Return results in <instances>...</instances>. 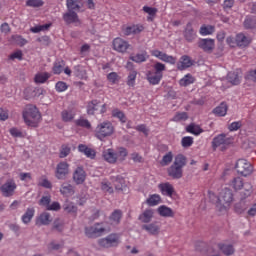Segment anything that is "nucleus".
Returning a JSON list of instances; mask_svg holds the SVG:
<instances>
[{
	"label": "nucleus",
	"mask_w": 256,
	"mask_h": 256,
	"mask_svg": "<svg viewBox=\"0 0 256 256\" xmlns=\"http://www.w3.org/2000/svg\"><path fill=\"white\" fill-rule=\"evenodd\" d=\"M208 197L212 203H215L217 211L227 213L233 203V191L229 188L223 189L217 197L213 191H208Z\"/></svg>",
	"instance_id": "1"
},
{
	"label": "nucleus",
	"mask_w": 256,
	"mask_h": 256,
	"mask_svg": "<svg viewBox=\"0 0 256 256\" xmlns=\"http://www.w3.org/2000/svg\"><path fill=\"white\" fill-rule=\"evenodd\" d=\"M128 155L129 152L123 147L118 148L117 151L113 148H108L102 152V159L110 165H115V163H123Z\"/></svg>",
	"instance_id": "2"
},
{
	"label": "nucleus",
	"mask_w": 256,
	"mask_h": 256,
	"mask_svg": "<svg viewBox=\"0 0 256 256\" xmlns=\"http://www.w3.org/2000/svg\"><path fill=\"white\" fill-rule=\"evenodd\" d=\"M22 117L28 127H37L39 121H41V113H39V109L32 104L25 106L22 112Z\"/></svg>",
	"instance_id": "3"
},
{
	"label": "nucleus",
	"mask_w": 256,
	"mask_h": 256,
	"mask_svg": "<svg viewBox=\"0 0 256 256\" xmlns=\"http://www.w3.org/2000/svg\"><path fill=\"white\" fill-rule=\"evenodd\" d=\"M230 187L234 189V191H241L242 192V199H247V197H251V193H253V185L249 182H245L241 177H234L230 181Z\"/></svg>",
	"instance_id": "4"
},
{
	"label": "nucleus",
	"mask_w": 256,
	"mask_h": 256,
	"mask_svg": "<svg viewBox=\"0 0 256 256\" xmlns=\"http://www.w3.org/2000/svg\"><path fill=\"white\" fill-rule=\"evenodd\" d=\"M115 133V127L111 121H104L99 123L95 128V137L99 139V141H104L106 137H111Z\"/></svg>",
	"instance_id": "5"
},
{
	"label": "nucleus",
	"mask_w": 256,
	"mask_h": 256,
	"mask_svg": "<svg viewBox=\"0 0 256 256\" xmlns=\"http://www.w3.org/2000/svg\"><path fill=\"white\" fill-rule=\"evenodd\" d=\"M105 233V226L101 223H96L92 226H88L85 228V235L88 239H97V237H101Z\"/></svg>",
	"instance_id": "6"
},
{
	"label": "nucleus",
	"mask_w": 256,
	"mask_h": 256,
	"mask_svg": "<svg viewBox=\"0 0 256 256\" xmlns=\"http://www.w3.org/2000/svg\"><path fill=\"white\" fill-rule=\"evenodd\" d=\"M235 167H236L237 173H239L243 177H247L251 175V173H253V166H251V163H249L245 159H239L236 162Z\"/></svg>",
	"instance_id": "7"
},
{
	"label": "nucleus",
	"mask_w": 256,
	"mask_h": 256,
	"mask_svg": "<svg viewBox=\"0 0 256 256\" xmlns=\"http://www.w3.org/2000/svg\"><path fill=\"white\" fill-rule=\"evenodd\" d=\"M17 190V183L15 180L9 179L0 187V191L3 197H13L15 195V191Z\"/></svg>",
	"instance_id": "8"
},
{
	"label": "nucleus",
	"mask_w": 256,
	"mask_h": 256,
	"mask_svg": "<svg viewBox=\"0 0 256 256\" xmlns=\"http://www.w3.org/2000/svg\"><path fill=\"white\" fill-rule=\"evenodd\" d=\"M231 143H233V138L227 137L225 134H219L213 139L212 147L213 149H217L218 147L225 149L227 146L231 145Z\"/></svg>",
	"instance_id": "9"
},
{
	"label": "nucleus",
	"mask_w": 256,
	"mask_h": 256,
	"mask_svg": "<svg viewBox=\"0 0 256 256\" xmlns=\"http://www.w3.org/2000/svg\"><path fill=\"white\" fill-rule=\"evenodd\" d=\"M150 54L152 55V57H156V59H159L164 63H169L170 65H175L177 63V58H175L172 55H168L167 53L161 50H157V49L151 50Z\"/></svg>",
	"instance_id": "10"
},
{
	"label": "nucleus",
	"mask_w": 256,
	"mask_h": 256,
	"mask_svg": "<svg viewBox=\"0 0 256 256\" xmlns=\"http://www.w3.org/2000/svg\"><path fill=\"white\" fill-rule=\"evenodd\" d=\"M119 234H110L106 238H101L98 240L100 247H117L119 245Z\"/></svg>",
	"instance_id": "11"
},
{
	"label": "nucleus",
	"mask_w": 256,
	"mask_h": 256,
	"mask_svg": "<svg viewBox=\"0 0 256 256\" xmlns=\"http://www.w3.org/2000/svg\"><path fill=\"white\" fill-rule=\"evenodd\" d=\"M67 175H69V163L66 161L58 163L55 170L56 179L65 181V179H67Z\"/></svg>",
	"instance_id": "12"
},
{
	"label": "nucleus",
	"mask_w": 256,
	"mask_h": 256,
	"mask_svg": "<svg viewBox=\"0 0 256 256\" xmlns=\"http://www.w3.org/2000/svg\"><path fill=\"white\" fill-rule=\"evenodd\" d=\"M199 49H202L204 53H213L215 49V39L212 38H200L197 43Z\"/></svg>",
	"instance_id": "13"
},
{
	"label": "nucleus",
	"mask_w": 256,
	"mask_h": 256,
	"mask_svg": "<svg viewBox=\"0 0 256 256\" xmlns=\"http://www.w3.org/2000/svg\"><path fill=\"white\" fill-rule=\"evenodd\" d=\"M112 45H113L114 51H117L118 53H127V49L131 47L129 42L119 37L113 40Z\"/></svg>",
	"instance_id": "14"
},
{
	"label": "nucleus",
	"mask_w": 256,
	"mask_h": 256,
	"mask_svg": "<svg viewBox=\"0 0 256 256\" xmlns=\"http://www.w3.org/2000/svg\"><path fill=\"white\" fill-rule=\"evenodd\" d=\"M63 20L67 25H71L72 23L76 26L79 27L81 25V20L79 19V15H77V12H71L68 11L63 14Z\"/></svg>",
	"instance_id": "15"
},
{
	"label": "nucleus",
	"mask_w": 256,
	"mask_h": 256,
	"mask_svg": "<svg viewBox=\"0 0 256 256\" xmlns=\"http://www.w3.org/2000/svg\"><path fill=\"white\" fill-rule=\"evenodd\" d=\"M158 189L164 197H173V194L175 193V187L169 182L158 184Z\"/></svg>",
	"instance_id": "16"
},
{
	"label": "nucleus",
	"mask_w": 256,
	"mask_h": 256,
	"mask_svg": "<svg viewBox=\"0 0 256 256\" xmlns=\"http://www.w3.org/2000/svg\"><path fill=\"white\" fill-rule=\"evenodd\" d=\"M183 35H184V39L188 43H193V41L197 39V32L195 31V29H193V24L191 22H189L186 25Z\"/></svg>",
	"instance_id": "17"
},
{
	"label": "nucleus",
	"mask_w": 256,
	"mask_h": 256,
	"mask_svg": "<svg viewBox=\"0 0 256 256\" xmlns=\"http://www.w3.org/2000/svg\"><path fill=\"white\" fill-rule=\"evenodd\" d=\"M85 179H87V174L83 167H77L73 173V181L76 185H83L85 183Z\"/></svg>",
	"instance_id": "18"
},
{
	"label": "nucleus",
	"mask_w": 256,
	"mask_h": 256,
	"mask_svg": "<svg viewBox=\"0 0 256 256\" xmlns=\"http://www.w3.org/2000/svg\"><path fill=\"white\" fill-rule=\"evenodd\" d=\"M167 173L168 177H171L172 179H181L183 177V168L172 164L170 167L167 168Z\"/></svg>",
	"instance_id": "19"
},
{
	"label": "nucleus",
	"mask_w": 256,
	"mask_h": 256,
	"mask_svg": "<svg viewBox=\"0 0 256 256\" xmlns=\"http://www.w3.org/2000/svg\"><path fill=\"white\" fill-rule=\"evenodd\" d=\"M146 79L150 85H159L161 79H163V74H158L157 72L148 71L146 73Z\"/></svg>",
	"instance_id": "20"
},
{
	"label": "nucleus",
	"mask_w": 256,
	"mask_h": 256,
	"mask_svg": "<svg viewBox=\"0 0 256 256\" xmlns=\"http://www.w3.org/2000/svg\"><path fill=\"white\" fill-rule=\"evenodd\" d=\"M154 215L155 210L148 208L141 213L139 216V221H141V223H151V221H153Z\"/></svg>",
	"instance_id": "21"
},
{
	"label": "nucleus",
	"mask_w": 256,
	"mask_h": 256,
	"mask_svg": "<svg viewBox=\"0 0 256 256\" xmlns=\"http://www.w3.org/2000/svg\"><path fill=\"white\" fill-rule=\"evenodd\" d=\"M193 60H191V57L184 55L180 58V61L178 63V69L179 71H185V69H189V67H192Z\"/></svg>",
	"instance_id": "22"
},
{
	"label": "nucleus",
	"mask_w": 256,
	"mask_h": 256,
	"mask_svg": "<svg viewBox=\"0 0 256 256\" xmlns=\"http://www.w3.org/2000/svg\"><path fill=\"white\" fill-rule=\"evenodd\" d=\"M142 229L147 231L149 235H159V233H161V227L157 225V223L145 224L142 226Z\"/></svg>",
	"instance_id": "23"
},
{
	"label": "nucleus",
	"mask_w": 256,
	"mask_h": 256,
	"mask_svg": "<svg viewBox=\"0 0 256 256\" xmlns=\"http://www.w3.org/2000/svg\"><path fill=\"white\" fill-rule=\"evenodd\" d=\"M157 213L160 215V217H175V212L173 209L169 208L168 206L161 205L157 208Z\"/></svg>",
	"instance_id": "24"
},
{
	"label": "nucleus",
	"mask_w": 256,
	"mask_h": 256,
	"mask_svg": "<svg viewBox=\"0 0 256 256\" xmlns=\"http://www.w3.org/2000/svg\"><path fill=\"white\" fill-rule=\"evenodd\" d=\"M78 151L80 153H84V155H86L88 159H95V156L97 155V153L95 152V150H93V148H89L87 147V145H83V144H80L78 146Z\"/></svg>",
	"instance_id": "25"
},
{
	"label": "nucleus",
	"mask_w": 256,
	"mask_h": 256,
	"mask_svg": "<svg viewBox=\"0 0 256 256\" xmlns=\"http://www.w3.org/2000/svg\"><path fill=\"white\" fill-rule=\"evenodd\" d=\"M251 43V40L243 33L236 35V47H247Z\"/></svg>",
	"instance_id": "26"
},
{
	"label": "nucleus",
	"mask_w": 256,
	"mask_h": 256,
	"mask_svg": "<svg viewBox=\"0 0 256 256\" xmlns=\"http://www.w3.org/2000/svg\"><path fill=\"white\" fill-rule=\"evenodd\" d=\"M122 217L123 212L121 210H114L109 218L111 225H119V223H121Z\"/></svg>",
	"instance_id": "27"
},
{
	"label": "nucleus",
	"mask_w": 256,
	"mask_h": 256,
	"mask_svg": "<svg viewBox=\"0 0 256 256\" xmlns=\"http://www.w3.org/2000/svg\"><path fill=\"white\" fill-rule=\"evenodd\" d=\"M33 217H35V208H27L26 212L21 217L22 223H24V225H28V223H31V219H33Z\"/></svg>",
	"instance_id": "28"
},
{
	"label": "nucleus",
	"mask_w": 256,
	"mask_h": 256,
	"mask_svg": "<svg viewBox=\"0 0 256 256\" xmlns=\"http://www.w3.org/2000/svg\"><path fill=\"white\" fill-rule=\"evenodd\" d=\"M60 193L65 197H71V195L75 193V190L73 189V185L63 183L60 188Z\"/></svg>",
	"instance_id": "29"
},
{
	"label": "nucleus",
	"mask_w": 256,
	"mask_h": 256,
	"mask_svg": "<svg viewBox=\"0 0 256 256\" xmlns=\"http://www.w3.org/2000/svg\"><path fill=\"white\" fill-rule=\"evenodd\" d=\"M130 59L134 61V63H145V61L149 59V54H147V51H143L134 56H130Z\"/></svg>",
	"instance_id": "30"
},
{
	"label": "nucleus",
	"mask_w": 256,
	"mask_h": 256,
	"mask_svg": "<svg viewBox=\"0 0 256 256\" xmlns=\"http://www.w3.org/2000/svg\"><path fill=\"white\" fill-rule=\"evenodd\" d=\"M114 187L116 191H127V185H125V179L121 176H117L114 180Z\"/></svg>",
	"instance_id": "31"
},
{
	"label": "nucleus",
	"mask_w": 256,
	"mask_h": 256,
	"mask_svg": "<svg viewBox=\"0 0 256 256\" xmlns=\"http://www.w3.org/2000/svg\"><path fill=\"white\" fill-rule=\"evenodd\" d=\"M51 223V215L47 212H43L36 220V225H49Z\"/></svg>",
	"instance_id": "32"
},
{
	"label": "nucleus",
	"mask_w": 256,
	"mask_h": 256,
	"mask_svg": "<svg viewBox=\"0 0 256 256\" xmlns=\"http://www.w3.org/2000/svg\"><path fill=\"white\" fill-rule=\"evenodd\" d=\"M146 203L149 207H156L161 203V195L159 194H152L146 199Z\"/></svg>",
	"instance_id": "33"
},
{
	"label": "nucleus",
	"mask_w": 256,
	"mask_h": 256,
	"mask_svg": "<svg viewBox=\"0 0 256 256\" xmlns=\"http://www.w3.org/2000/svg\"><path fill=\"white\" fill-rule=\"evenodd\" d=\"M50 77H51V74H49L48 72H39L35 75L34 81L37 84H43L47 82Z\"/></svg>",
	"instance_id": "34"
},
{
	"label": "nucleus",
	"mask_w": 256,
	"mask_h": 256,
	"mask_svg": "<svg viewBox=\"0 0 256 256\" xmlns=\"http://www.w3.org/2000/svg\"><path fill=\"white\" fill-rule=\"evenodd\" d=\"M172 165H175L176 167L183 169V167L187 165V157H185V155L183 154L176 155Z\"/></svg>",
	"instance_id": "35"
},
{
	"label": "nucleus",
	"mask_w": 256,
	"mask_h": 256,
	"mask_svg": "<svg viewBox=\"0 0 256 256\" xmlns=\"http://www.w3.org/2000/svg\"><path fill=\"white\" fill-rule=\"evenodd\" d=\"M200 35L202 37H206L207 35H213L215 33V26L213 25H202L199 30Z\"/></svg>",
	"instance_id": "36"
},
{
	"label": "nucleus",
	"mask_w": 256,
	"mask_h": 256,
	"mask_svg": "<svg viewBox=\"0 0 256 256\" xmlns=\"http://www.w3.org/2000/svg\"><path fill=\"white\" fill-rule=\"evenodd\" d=\"M62 121L69 123L75 119V112L73 110H63L61 112Z\"/></svg>",
	"instance_id": "37"
},
{
	"label": "nucleus",
	"mask_w": 256,
	"mask_h": 256,
	"mask_svg": "<svg viewBox=\"0 0 256 256\" xmlns=\"http://www.w3.org/2000/svg\"><path fill=\"white\" fill-rule=\"evenodd\" d=\"M227 109V104L221 103L218 107L214 108L213 113L218 117H225V115H227Z\"/></svg>",
	"instance_id": "38"
},
{
	"label": "nucleus",
	"mask_w": 256,
	"mask_h": 256,
	"mask_svg": "<svg viewBox=\"0 0 256 256\" xmlns=\"http://www.w3.org/2000/svg\"><path fill=\"white\" fill-rule=\"evenodd\" d=\"M173 162V152L169 151L167 152L161 159L160 161V165L162 167H167L169 165H171V163Z\"/></svg>",
	"instance_id": "39"
},
{
	"label": "nucleus",
	"mask_w": 256,
	"mask_h": 256,
	"mask_svg": "<svg viewBox=\"0 0 256 256\" xmlns=\"http://www.w3.org/2000/svg\"><path fill=\"white\" fill-rule=\"evenodd\" d=\"M65 69V61L61 60L59 62H55L52 68L54 75H61L63 70Z\"/></svg>",
	"instance_id": "40"
},
{
	"label": "nucleus",
	"mask_w": 256,
	"mask_h": 256,
	"mask_svg": "<svg viewBox=\"0 0 256 256\" xmlns=\"http://www.w3.org/2000/svg\"><path fill=\"white\" fill-rule=\"evenodd\" d=\"M187 133H191L192 135H201L203 133V129L199 125L190 124L186 127Z\"/></svg>",
	"instance_id": "41"
},
{
	"label": "nucleus",
	"mask_w": 256,
	"mask_h": 256,
	"mask_svg": "<svg viewBox=\"0 0 256 256\" xmlns=\"http://www.w3.org/2000/svg\"><path fill=\"white\" fill-rule=\"evenodd\" d=\"M181 87H188V85H193L195 83V78L191 74H186L181 80H180Z\"/></svg>",
	"instance_id": "42"
},
{
	"label": "nucleus",
	"mask_w": 256,
	"mask_h": 256,
	"mask_svg": "<svg viewBox=\"0 0 256 256\" xmlns=\"http://www.w3.org/2000/svg\"><path fill=\"white\" fill-rule=\"evenodd\" d=\"M95 111H99V102L97 100H93L87 106L88 115H95Z\"/></svg>",
	"instance_id": "43"
},
{
	"label": "nucleus",
	"mask_w": 256,
	"mask_h": 256,
	"mask_svg": "<svg viewBox=\"0 0 256 256\" xmlns=\"http://www.w3.org/2000/svg\"><path fill=\"white\" fill-rule=\"evenodd\" d=\"M137 80V71L131 70L127 77L128 87H135V81Z\"/></svg>",
	"instance_id": "44"
},
{
	"label": "nucleus",
	"mask_w": 256,
	"mask_h": 256,
	"mask_svg": "<svg viewBox=\"0 0 256 256\" xmlns=\"http://www.w3.org/2000/svg\"><path fill=\"white\" fill-rule=\"evenodd\" d=\"M66 7L70 12L79 11V9H81V6H79L75 0H66Z\"/></svg>",
	"instance_id": "45"
},
{
	"label": "nucleus",
	"mask_w": 256,
	"mask_h": 256,
	"mask_svg": "<svg viewBox=\"0 0 256 256\" xmlns=\"http://www.w3.org/2000/svg\"><path fill=\"white\" fill-rule=\"evenodd\" d=\"M219 249L224 255H233V253H235V249L232 245L219 244Z\"/></svg>",
	"instance_id": "46"
},
{
	"label": "nucleus",
	"mask_w": 256,
	"mask_h": 256,
	"mask_svg": "<svg viewBox=\"0 0 256 256\" xmlns=\"http://www.w3.org/2000/svg\"><path fill=\"white\" fill-rule=\"evenodd\" d=\"M112 117H116V119H119L121 123H126L127 122V117H125V113L119 109H114L112 111Z\"/></svg>",
	"instance_id": "47"
},
{
	"label": "nucleus",
	"mask_w": 256,
	"mask_h": 256,
	"mask_svg": "<svg viewBox=\"0 0 256 256\" xmlns=\"http://www.w3.org/2000/svg\"><path fill=\"white\" fill-rule=\"evenodd\" d=\"M228 81L232 85H239V83H241V78L239 77V75L237 73L230 72V73H228Z\"/></svg>",
	"instance_id": "48"
},
{
	"label": "nucleus",
	"mask_w": 256,
	"mask_h": 256,
	"mask_svg": "<svg viewBox=\"0 0 256 256\" xmlns=\"http://www.w3.org/2000/svg\"><path fill=\"white\" fill-rule=\"evenodd\" d=\"M39 187H44V189H51L53 187V184H51V181L47 179V177L42 176L38 181Z\"/></svg>",
	"instance_id": "49"
},
{
	"label": "nucleus",
	"mask_w": 256,
	"mask_h": 256,
	"mask_svg": "<svg viewBox=\"0 0 256 256\" xmlns=\"http://www.w3.org/2000/svg\"><path fill=\"white\" fill-rule=\"evenodd\" d=\"M187 119H189V116L186 112H178L172 118V121H174L175 123H179L180 121H187Z\"/></svg>",
	"instance_id": "50"
},
{
	"label": "nucleus",
	"mask_w": 256,
	"mask_h": 256,
	"mask_svg": "<svg viewBox=\"0 0 256 256\" xmlns=\"http://www.w3.org/2000/svg\"><path fill=\"white\" fill-rule=\"evenodd\" d=\"M12 39L16 45H19V47H24V45H27V39L23 38L21 35H14L12 36Z\"/></svg>",
	"instance_id": "51"
},
{
	"label": "nucleus",
	"mask_w": 256,
	"mask_h": 256,
	"mask_svg": "<svg viewBox=\"0 0 256 256\" xmlns=\"http://www.w3.org/2000/svg\"><path fill=\"white\" fill-rule=\"evenodd\" d=\"M75 123L78 127H84L85 129H91V122H89V120H87V119L80 118V119L76 120Z\"/></svg>",
	"instance_id": "52"
},
{
	"label": "nucleus",
	"mask_w": 256,
	"mask_h": 256,
	"mask_svg": "<svg viewBox=\"0 0 256 256\" xmlns=\"http://www.w3.org/2000/svg\"><path fill=\"white\" fill-rule=\"evenodd\" d=\"M107 79L111 85L119 83V75L116 72H111L107 75Z\"/></svg>",
	"instance_id": "53"
},
{
	"label": "nucleus",
	"mask_w": 256,
	"mask_h": 256,
	"mask_svg": "<svg viewBox=\"0 0 256 256\" xmlns=\"http://www.w3.org/2000/svg\"><path fill=\"white\" fill-rule=\"evenodd\" d=\"M166 69L167 67L165 66V64L161 62H156L154 64V72L158 73V75H163V71H165Z\"/></svg>",
	"instance_id": "54"
},
{
	"label": "nucleus",
	"mask_w": 256,
	"mask_h": 256,
	"mask_svg": "<svg viewBox=\"0 0 256 256\" xmlns=\"http://www.w3.org/2000/svg\"><path fill=\"white\" fill-rule=\"evenodd\" d=\"M26 5L27 7H43L45 2L43 0H27Z\"/></svg>",
	"instance_id": "55"
},
{
	"label": "nucleus",
	"mask_w": 256,
	"mask_h": 256,
	"mask_svg": "<svg viewBox=\"0 0 256 256\" xmlns=\"http://www.w3.org/2000/svg\"><path fill=\"white\" fill-rule=\"evenodd\" d=\"M181 145L184 148L191 147L193 145V137L191 136H185L181 140Z\"/></svg>",
	"instance_id": "56"
},
{
	"label": "nucleus",
	"mask_w": 256,
	"mask_h": 256,
	"mask_svg": "<svg viewBox=\"0 0 256 256\" xmlns=\"http://www.w3.org/2000/svg\"><path fill=\"white\" fill-rule=\"evenodd\" d=\"M55 89L58 93H63V91H67L68 89L67 83L59 81L56 83Z\"/></svg>",
	"instance_id": "57"
},
{
	"label": "nucleus",
	"mask_w": 256,
	"mask_h": 256,
	"mask_svg": "<svg viewBox=\"0 0 256 256\" xmlns=\"http://www.w3.org/2000/svg\"><path fill=\"white\" fill-rule=\"evenodd\" d=\"M9 133L12 137H16V138H22L24 137L23 132L16 127H13L9 130Z\"/></svg>",
	"instance_id": "58"
},
{
	"label": "nucleus",
	"mask_w": 256,
	"mask_h": 256,
	"mask_svg": "<svg viewBox=\"0 0 256 256\" xmlns=\"http://www.w3.org/2000/svg\"><path fill=\"white\" fill-rule=\"evenodd\" d=\"M71 153V148L67 145H63L61 150H60V159H65Z\"/></svg>",
	"instance_id": "59"
},
{
	"label": "nucleus",
	"mask_w": 256,
	"mask_h": 256,
	"mask_svg": "<svg viewBox=\"0 0 256 256\" xmlns=\"http://www.w3.org/2000/svg\"><path fill=\"white\" fill-rule=\"evenodd\" d=\"M54 229H56V231H63V229H65V222H63V220H59V219H56L54 221V225H53Z\"/></svg>",
	"instance_id": "60"
},
{
	"label": "nucleus",
	"mask_w": 256,
	"mask_h": 256,
	"mask_svg": "<svg viewBox=\"0 0 256 256\" xmlns=\"http://www.w3.org/2000/svg\"><path fill=\"white\" fill-rule=\"evenodd\" d=\"M9 59L11 61H15V59H18V61H22L23 60V52L21 50H17L16 52L12 53L9 56Z\"/></svg>",
	"instance_id": "61"
},
{
	"label": "nucleus",
	"mask_w": 256,
	"mask_h": 256,
	"mask_svg": "<svg viewBox=\"0 0 256 256\" xmlns=\"http://www.w3.org/2000/svg\"><path fill=\"white\" fill-rule=\"evenodd\" d=\"M142 9H143L144 13H147L151 17H155V15H157V8L144 6Z\"/></svg>",
	"instance_id": "62"
},
{
	"label": "nucleus",
	"mask_w": 256,
	"mask_h": 256,
	"mask_svg": "<svg viewBox=\"0 0 256 256\" xmlns=\"http://www.w3.org/2000/svg\"><path fill=\"white\" fill-rule=\"evenodd\" d=\"M242 125L243 124L241 123V121L232 122L229 125L228 129H229V131H238V129H241Z\"/></svg>",
	"instance_id": "63"
},
{
	"label": "nucleus",
	"mask_w": 256,
	"mask_h": 256,
	"mask_svg": "<svg viewBox=\"0 0 256 256\" xmlns=\"http://www.w3.org/2000/svg\"><path fill=\"white\" fill-rule=\"evenodd\" d=\"M245 79L247 81H254V82H256V70L249 71L246 74Z\"/></svg>",
	"instance_id": "64"
}]
</instances>
